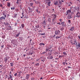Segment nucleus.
<instances>
[{
  "mask_svg": "<svg viewBox=\"0 0 80 80\" xmlns=\"http://www.w3.org/2000/svg\"><path fill=\"white\" fill-rule=\"evenodd\" d=\"M30 6H32H32H33V3H30Z\"/></svg>",
  "mask_w": 80,
  "mask_h": 80,
  "instance_id": "nucleus-42",
  "label": "nucleus"
},
{
  "mask_svg": "<svg viewBox=\"0 0 80 80\" xmlns=\"http://www.w3.org/2000/svg\"><path fill=\"white\" fill-rule=\"evenodd\" d=\"M50 48H46V51H50V50H49V49H50Z\"/></svg>",
  "mask_w": 80,
  "mask_h": 80,
  "instance_id": "nucleus-33",
  "label": "nucleus"
},
{
  "mask_svg": "<svg viewBox=\"0 0 80 80\" xmlns=\"http://www.w3.org/2000/svg\"><path fill=\"white\" fill-rule=\"evenodd\" d=\"M55 33L56 35H58V34H59V33H60V31L58 30H57L56 31Z\"/></svg>",
  "mask_w": 80,
  "mask_h": 80,
  "instance_id": "nucleus-8",
  "label": "nucleus"
},
{
  "mask_svg": "<svg viewBox=\"0 0 80 80\" xmlns=\"http://www.w3.org/2000/svg\"><path fill=\"white\" fill-rule=\"evenodd\" d=\"M36 66H39V63H37L36 64Z\"/></svg>",
  "mask_w": 80,
  "mask_h": 80,
  "instance_id": "nucleus-48",
  "label": "nucleus"
},
{
  "mask_svg": "<svg viewBox=\"0 0 80 80\" xmlns=\"http://www.w3.org/2000/svg\"><path fill=\"white\" fill-rule=\"evenodd\" d=\"M41 60L43 61V62H44V61H45V58L43 57H42Z\"/></svg>",
  "mask_w": 80,
  "mask_h": 80,
  "instance_id": "nucleus-13",
  "label": "nucleus"
},
{
  "mask_svg": "<svg viewBox=\"0 0 80 80\" xmlns=\"http://www.w3.org/2000/svg\"><path fill=\"white\" fill-rule=\"evenodd\" d=\"M29 55H32V54H33V53L30 52L29 53Z\"/></svg>",
  "mask_w": 80,
  "mask_h": 80,
  "instance_id": "nucleus-45",
  "label": "nucleus"
},
{
  "mask_svg": "<svg viewBox=\"0 0 80 80\" xmlns=\"http://www.w3.org/2000/svg\"><path fill=\"white\" fill-rule=\"evenodd\" d=\"M60 37H60V36H57L56 37V38L57 39L58 38H60Z\"/></svg>",
  "mask_w": 80,
  "mask_h": 80,
  "instance_id": "nucleus-29",
  "label": "nucleus"
},
{
  "mask_svg": "<svg viewBox=\"0 0 80 80\" xmlns=\"http://www.w3.org/2000/svg\"><path fill=\"white\" fill-rule=\"evenodd\" d=\"M12 43L13 44H16V41H15V40H12Z\"/></svg>",
  "mask_w": 80,
  "mask_h": 80,
  "instance_id": "nucleus-15",
  "label": "nucleus"
},
{
  "mask_svg": "<svg viewBox=\"0 0 80 80\" xmlns=\"http://www.w3.org/2000/svg\"><path fill=\"white\" fill-rule=\"evenodd\" d=\"M11 10H15V8L14 7L11 8Z\"/></svg>",
  "mask_w": 80,
  "mask_h": 80,
  "instance_id": "nucleus-41",
  "label": "nucleus"
},
{
  "mask_svg": "<svg viewBox=\"0 0 80 80\" xmlns=\"http://www.w3.org/2000/svg\"><path fill=\"white\" fill-rule=\"evenodd\" d=\"M11 5V4L10 2H8L7 3V6L8 7H10V6Z\"/></svg>",
  "mask_w": 80,
  "mask_h": 80,
  "instance_id": "nucleus-12",
  "label": "nucleus"
},
{
  "mask_svg": "<svg viewBox=\"0 0 80 80\" xmlns=\"http://www.w3.org/2000/svg\"><path fill=\"white\" fill-rule=\"evenodd\" d=\"M76 17H78V18H80V12L78 11L77 13L76 14Z\"/></svg>",
  "mask_w": 80,
  "mask_h": 80,
  "instance_id": "nucleus-6",
  "label": "nucleus"
},
{
  "mask_svg": "<svg viewBox=\"0 0 80 80\" xmlns=\"http://www.w3.org/2000/svg\"><path fill=\"white\" fill-rule=\"evenodd\" d=\"M20 32H19L18 34H17L16 36V37H18V36H19V35H20Z\"/></svg>",
  "mask_w": 80,
  "mask_h": 80,
  "instance_id": "nucleus-26",
  "label": "nucleus"
},
{
  "mask_svg": "<svg viewBox=\"0 0 80 80\" xmlns=\"http://www.w3.org/2000/svg\"><path fill=\"white\" fill-rule=\"evenodd\" d=\"M42 24H43V27L44 28H45V27H46V25H47V23L45 22V20H44L43 22H42Z\"/></svg>",
  "mask_w": 80,
  "mask_h": 80,
  "instance_id": "nucleus-2",
  "label": "nucleus"
},
{
  "mask_svg": "<svg viewBox=\"0 0 80 80\" xmlns=\"http://www.w3.org/2000/svg\"><path fill=\"white\" fill-rule=\"evenodd\" d=\"M73 30H74V27H71V29H70V30L71 31H73Z\"/></svg>",
  "mask_w": 80,
  "mask_h": 80,
  "instance_id": "nucleus-21",
  "label": "nucleus"
},
{
  "mask_svg": "<svg viewBox=\"0 0 80 80\" xmlns=\"http://www.w3.org/2000/svg\"><path fill=\"white\" fill-rule=\"evenodd\" d=\"M68 23H71V20H68Z\"/></svg>",
  "mask_w": 80,
  "mask_h": 80,
  "instance_id": "nucleus-34",
  "label": "nucleus"
},
{
  "mask_svg": "<svg viewBox=\"0 0 80 80\" xmlns=\"http://www.w3.org/2000/svg\"><path fill=\"white\" fill-rule=\"evenodd\" d=\"M77 49H78L79 48L80 49V44L78 43V45H77L76 47Z\"/></svg>",
  "mask_w": 80,
  "mask_h": 80,
  "instance_id": "nucleus-14",
  "label": "nucleus"
},
{
  "mask_svg": "<svg viewBox=\"0 0 80 80\" xmlns=\"http://www.w3.org/2000/svg\"><path fill=\"white\" fill-rule=\"evenodd\" d=\"M61 24L62 27H65L66 26V24L65 23V22H62Z\"/></svg>",
  "mask_w": 80,
  "mask_h": 80,
  "instance_id": "nucleus-10",
  "label": "nucleus"
},
{
  "mask_svg": "<svg viewBox=\"0 0 80 80\" xmlns=\"http://www.w3.org/2000/svg\"><path fill=\"white\" fill-rule=\"evenodd\" d=\"M48 7H50L51 5L50 4L51 3V2H48Z\"/></svg>",
  "mask_w": 80,
  "mask_h": 80,
  "instance_id": "nucleus-16",
  "label": "nucleus"
},
{
  "mask_svg": "<svg viewBox=\"0 0 80 80\" xmlns=\"http://www.w3.org/2000/svg\"><path fill=\"white\" fill-rule=\"evenodd\" d=\"M78 38H79L80 40V35L78 36Z\"/></svg>",
  "mask_w": 80,
  "mask_h": 80,
  "instance_id": "nucleus-63",
  "label": "nucleus"
},
{
  "mask_svg": "<svg viewBox=\"0 0 80 80\" xmlns=\"http://www.w3.org/2000/svg\"><path fill=\"white\" fill-rule=\"evenodd\" d=\"M50 58L51 59H52L53 58V57H52V56H51V57Z\"/></svg>",
  "mask_w": 80,
  "mask_h": 80,
  "instance_id": "nucleus-57",
  "label": "nucleus"
},
{
  "mask_svg": "<svg viewBox=\"0 0 80 80\" xmlns=\"http://www.w3.org/2000/svg\"><path fill=\"white\" fill-rule=\"evenodd\" d=\"M55 21L52 22V24L55 25Z\"/></svg>",
  "mask_w": 80,
  "mask_h": 80,
  "instance_id": "nucleus-40",
  "label": "nucleus"
},
{
  "mask_svg": "<svg viewBox=\"0 0 80 80\" xmlns=\"http://www.w3.org/2000/svg\"><path fill=\"white\" fill-rule=\"evenodd\" d=\"M30 77V75L28 74H27L26 77V79H28L29 78V77Z\"/></svg>",
  "mask_w": 80,
  "mask_h": 80,
  "instance_id": "nucleus-18",
  "label": "nucleus"
},
{
  "mask_svg": "<svg viewBox=\"0 0 80 80\" xmlns=\"http://www.w3.org/2000/svg\"><path fill=\"white\" fill-rule=\"evenodd\" d=\"M54 5H58V1H55L54 2Z\"/></svg>",
  "mask_w": 80,
  "mask_h": 80,
  "instance_id": "nucleus-22",
  "label": "nucleus"
},
{
  "mask_svg": "<svg viewBox=\"0 0 80 80\" xmlns=\"http://www.w3.org/2000/svg\"><path fill=\"white\" fill-rule=\"evenodd\" d=\"M52 16L53 17V18H57V15H56V14L52 15Z\"/></svg>",
  "mask_w": 80,
  "mask_h": 80,
  "instance_id": "nucleus-19",
  "label": "nucleus"
},
{
  "mask_svg": "<svg viewBox=\"0 0 80 80\" xmlns=\"http://www.w3.org/2000/svg\"><path fill=\"white\" fill-rule=\"evenodd\" d=\"M8 58V56L6 57L5 58H4V62H5L6 63H7V61H8V58Z\"/></svg>",
  "mask_w": 80,
  "mask_h": 80,
  "instance_id": "nucleus-5",
  "label": "nucleus"
},
{
  "mask_svg": "<svg viewBox=\"0 0 80 80\" xmlns=\"http://www.w3.org/2000/svg\"><path fill=\"white\" fill-rule=\"evenodd\" d=\"M9 75H12V72H10L9 73Z\"/></svg>",
  "mask_w": 80,
  "mask_h": 80,
  "instance_id": "nucleus-53",
  "label": "nucleus"
},
{
  "mask_svg": "<svg viewBox=\"0 0 80 80\" xmlns=\"http://www.w3.org/2000/svg\"><path fill=\"white\" fill-rule=\"evenodd\" d=\"M14 15V16H12V17H13V18H16V17H17V15H18L17 14V13H15L14 14H13V15Z\"/></svg>",
  "mask_w": 80,
  "mask_h": 80,
  "instance_id": "nucleus-11",
  "label": "nucleus"
},
{
  "mask_svg": "<svg viewBox=\"0 0 80 80\" xmlns=\"http://www.w3.org/2000/svg\"><path fill=\"white\" fill-rule=\"evenodd\" d=\"M70 42H72V40H73V38H71V39H69Z\"/></svg>",
  "mask_w": 80,
  "mask_h": 80,
  "instance_id": "nucleus-37",
  "label": "nucleus"
},
{
  "mask_svg": "<svg viewBox=\"0 0 80 80\" xmlns=\"http://www.w3.org/2000/svg\"><path fill=\"white\" fill-rule=\"evenodd\" d=\"M11 71L12 72H13V68H11Z\"/></svg>",
  "mask_w": 80,
  "mask_h": 80,
  "instance_id": "nucleus-61",
  "label": "nucleus"
},
{
  "mask_svg": "<svg viewBox=\"0 0 80 80\" xmlns=\"http://www.w3.org/2000/svg\"><path fill=\"white\" fill-rule=\"evenodd\" d=\"M3 47H4V45H2L1 46L2 48H3Z\"/></svg>",
  "mask_w": 80,
  "mask_h": 80,
  "instance_id": "nucleus-64",
  "label": "nucleus"
},
{
  "mask_svg": "<svg viewBox=\"0 0 80 80\" xmlns=\"http://www.w3.org/2000/svg\"><path fill=\"white\" fill-rule=\"evenodd\" d=\"M20 0H17V3H18H18H20L19 2H20Z\"/></svg>",
  "mask_w": 80,
  "mask_h": 80,
  "instance_id": "nucleus-31",
  "label": "nucleus"
},
{
  "mask_svg": "<svg viewBox=\"0 0 80 80\" xmlns=\"http://www.w3.org/2000/svg\"><path fill=\"white\" fill-rule=\"evenodd\" d=\"M2 22V19H1V18H0V22Z\"/></svg>",
  "mask_w": 80,
  "mask_h": 80,
  "instance_id": "nucleus-59",
  "label": "nucleus"
},
{
  "mask_svg": "<svg viewBox=\"0 0 80 80\" xmlns=\"http://www.w3.org/2000/svg\"><path fill=\"white\" fill-rule=\"evenodd\" d=\"M0 7H3V5H2V4H0Z\"/></svg>",
  "mask_w": 80,
  "mask_h": 80,
  "instance_id": "nucleus-49",
  "label": "nucleus"
},
{
  "mask_svg": "<svg viewBox=\"0 0 80 80\" xmlns=\"http://www.w3.org/2000/svg\"><path fill=\"white\" fill-rule=\"evenodd\" d=\"M2 15H5V13H4V12H2Z\"/></svg>",
  "mask_w": 80,
  "mask_h": 80,
  "instance_id": "nucleus-47",
  "label": "nucleus"
},
{
  "mask_svg": "<svg viewBox=\"0 0 80 80\" xmlns=\"http://www.w3.org/2000/svg\"><path fill=\"white\" fill-rule=\"evenodd\" d=\"M55 18H53L52 22H55Z\"/></svg>",
  "mask_w": 80,
  "mask_h": 80,
  "instance_id": "nucleus-43",
  "label": "nucleus"
},
{
  "mask_svg": "<svg viewBox=\"0 0 80 80\" xmlns=\"http://www.w3.org/2000/svg\"><path fill=\"white\" fill-rule=\"evenodd\" d=\"M25 26V24H22L21 25V27L22 28H23Z\"/></svg>",
  "mask_w": 80,
  "mask_h": 80,
  "instance_id": "nucleus-25",
  "label": "nucleus"
},
{
  "mask_svg": "<svg viewBox=\"0 0 80 80\" xmlns=\"http://www.w3.org/2000/svg\"><path fill=\"white\" fill-rule=\"evenodd\" d=\"M35 27L36 28H39V25H36Z\"/></svg>",
  "mask_w": 80,
  "mask_h": 80,
  "instance_id": "nucleus-38",
  "label": "nucleus"
},
{
  "mask_svg": "<svg viewBox=\"0 0 80 80\" xmlns=\"http://www.w3.org/2000/svg\"><path fill=\"white\" fill-rule=\"evenodd\" d=\"M8 80H10V79H11V80H13V77H12V75H9V76H8Z\"/></svg>",
  "mask_w": 80,
  "mask_h": 80,
  "instance_id": "nucleus-4",
  "label": "nucleus"
},
{
  "mask_svg": "<svg viewBox=\"0 0 80 80\" xmlns=\"http://www.w3.org/2000/svg\"><path fill=\"white\" fill-rule=\"evenodd\" d=\"M59 3L60 4H62V1H60V0H59Z\"/></svg>",
  "mask_w": 80,
  "mask_h": 80,
  "instance_id": "nucleus-52",
  "label": "nucleus"
},
{
  "mask_svg": "<svg viewBox=\"0 0 80 80\" xmlns=\"http://www.w3.org/2000/svg\"><path fill=\"white\" fill-rule=\"evenodd\" d=\"M31 80H34V78H33V77L32 78H31Z\"/></svg>",
  "mask_w": 80,
  "mask_h": 80,
  "instance_id": "nucleus-51",
  "label": "nucleus"
},
{
  "mask_svg": "<svg viewBox=\"0 0 80 80\" xmlns=\"http://www.w3.org/2000/svg\"><path fill=\"white\" fill-rule=\"evenodd\" d=\"M65 63H66V62H63V65H65Z\"/></svg>",
  "mask_w": 80,
  "mask_h": 80,
  "instance_id": "nucleus-55",
  "label": "nucleus"
},
{
  "mask_svg": "<svg viewBox=\"0 0 80 80\" xmlns=\"http://www.w3.org/2000/svg\"><path fill=\"white\" fill-rule=\"evenodd\" d=\"M64 30V27H62L60 29L61 30Z\"/></svg>",
  "mask_w": 80,
  "mask_h": 80,
  "instance_id": "nucleus-32",
  "label": "nucleus"
},
{
  "mask_svg": "<svg viewBox=\"0 0 80 80\" xmlns=\"http://www.w3.org/2000/svg\"><path fill=\"white\" fill-rule=\"evenodd\" d=\"M16 10L17 12H18V11H19V10H18V9H16Z\"/></svg>",
  "mask_w": 80,
  "mask_h": 80,
  "instance_id": "nucleus-62",
  "label": "nucleus"
},
{
  "mask_svg": "<svg viewBox=\"0 0 80 80\" xmlns=\"http://www.w3.org/2000/svg\"><path fill=\"white\" fill-rule=\"evenodd\" d=\"M19 74L18 75L19 76V77H20V75H21V73H22V72H19Z\"/></svg>",
  "mask_w": 80,
  "mask_h": 80,
  "instance_id": "nucleus-27",
  "label": "nucleus"
},
{
  "mask_svg": "<svg viewBox=\"0 0 80 80\" xmlns=\"http://www.w3.org/2000/svg\"><path fill=\"white\" fill-rule=\"evenodd\" d=\"M48 20L49 22H51V20H50V18H49L48 19Z\"/></svg>",
  "mask_w": 80,
  "mask_h": 80,
  "instance_id": "nucleus-35",
  "label": "nucleus"
},
{
  "mask_svg": "<svg viewBox=\"0 0 80 80\" xmlns=\"http://www.w3.org/2000/svg\"><path fill=\"white\" fill-rule=\"evenodd\" d=\"M71 38H73V36L72 35H69L68 37V39H70Z\"/></svg>",
  "mask_w": 80,
  "mask_h": 80,
  "instance_id": "nucleus-20",
  "label": "nucleus"
},
{
  "mask_svg": "<svg viewBox=\"0 0 80 80\" xmlns=\"http://www.w3.org/2000/svg\"><path fill=\"white\" fill-rule=\"evenodd\" d=\"M10 64H11V67H13V63H11Z\"/></svg>",
  "mask_w": 80,
  "mask_h": 80,
  "instance_id": "nucleus-39",
  "label": "nucleus"
},
{
  "mask_svg": "<svg viewBox=\"0 0 80 80\" xmlns=\"http://www.w3.org/2000/svg\"><path fill=\"white\" fill-rule=\"evenodd\" d=\"M7 17V16L6 15H4V17L3 16H2L1 18H0L1 19L2 21V20H5V18H6V17Z\"/></svg>",
  "mask_w": 80,
  "mask_h": 80,
  "instance_id": "nucleus-9",
  "label": "nucleus"
},
{
  "mask_svg": "<svg viewBox=\"0 0 80 80\" xmlns=\"http://www.w3.org/2000/svg\"><path fill=\"white\" fill-rule=\"evenodd\" d=\"M4 24L5 25H6L7 26H10V24L7 22V23L4 22Z\"/></svg>",
  "mask_w": 80,
  "mask_h": 80,
  "instance_id": "nucleus-17",
  "label": "nucleus"
},
{
  "mask_svg": "<svg viewBox=\"0 0 80 80\" xmlns=\"http://www.w3.org/2000/svg\"><path fill=\"white\" fill-rule=\"evenodd\" d=\"M68 19L69 20L70 19H71V18H72L73 17L72 16V14H68Z\"/></svg>",
  "mask_w": 80,
  "mask_h": 80,
  "instance_id": "nucleus-7",
  "label": "nucleus"
},
{
  "mask_svg": "<svg viewBox=\"0 0 80 80\" xmlns=\"http://www.w3.org/2000/svg\"><path fill=\"white\" fill-rule=\"evenodd\" d=\"M6 29L7 30H12V28L11 26H7L6 27Z\"/></svg>",
  "mask_w": 80,
  "mask_h": 80,
  "instance_id": "nucleus-3",
  "label": "nucleus"
},
{
  "mask_svg": "<svg viewBox=\"0 0 80 80\" xmlns=\"http://www.w3.org/2000/svg\"><path fill=\"white\" fill-rule=\"evenodd\" d=\"M47 0H46V2H47ZM47 1H48V2H51V1H50V0H47Z\"/></svg>",
  "mask_w": 80,
  "mask_h": 80,
  "instance_id": "nucleus-54",
  "label": "nucleus"
},
{
  "mask_svg": "<svg viewBox=\"0 0 80 80\" xmlns=\"http://www.w3.org/2000/svg\"><path fill=\"white\" fill-rule=\"evenodd\" d=\"M66 13L67 14L66 15H70V13H72V11L70 9H69L67 11Z\"/></svg>",
  "mask_w": 80,
  "mask_h": 80,
  "instance_id": "nucleus-1",
  "label": "nucleus"
},
{
  "mask_svg": "<svg viewBox=\"0 0 80 80\" xmlns=\"http://www.w3.org/2000/svg\"><path fill=\"white\" fill-rule=\"evenodd\" d=\"M2 2H4L5 1V0H2Z\"/></svg>",
  "mask_w": 80,
  "mask_h": 80,
  "instance_id": "nucleus-58",
  "label": "nucleus"
},
{
  "mask_svg": "<svg viewBox=\"0 0 80 80\" xmlns=\"http://www.w3.org/2000/svg\"><path fill=\"white\" fill-rule=\"evenodd\" d=\"M22 7H23V6L22 5H20V10H22Z\"/></svg>",
  "mask_w": 80,
  "mask_h": 80,
  "instance_id": "nucleus-28",
  "label": "nucleus"
},
{
  "mask_svg": "<svg viewBox=\"0 0 80 80\" xmlns=\"http://www.w3.org/2000/svg\"><path fill=\"white\" fill-rule=\"evenodd\" d=\"M17 22H15L14 26H17Z\"/></svg>",
  "mask_w": 80,
  "mask_h": 80,
  "instance_id": "nucleus-50",
  "label": "nucleus"
},
{
  "mask_svg": "<svg viewBox=\"0 0 80 80\" xmlns=\"http://www.w3.org/2000/svg\"><path fill=\"white\" fill-rule=\"evenodd\" d=\"M36 12L38 13V9H36Z\"/></svg>",
  "mask_w": 80,
  "mask_h": 80,
  "instance_id": "nucleus-46",
  "label": "nucleus"
},
{
  "mask_svg": "<svg viewBox=\"0 0 80 80\" xmlns=\"http://www.w3.org/2000/svg\"><path fill=\"white\" fill-rule=\"evenodd\" d=\"M17 75V73H16L14 74V76H16Z\"/></svg>",
  "mask_w": 80,
  "mask_h": 80,
  "instance_id": "nucleus-56",
  "label": "nucleus"
},
{
  "mask_svg": "<svg viewBox=\"0 0 80 80\" xmlns=\"http://www.w3.org/2000/svg\"><path fill=\"white\" fill-rule=\"evenodd\" d=\"M39 45L42 46V45H45V43H39Z\"/></svg>",
  "mask_w": 80,
  "mask_h": 80,
  "instance_id": "nucleus-24",
  "label": "nucleus"
},
{
  "mask_svg": "<svg viewBox=\"0 0 80 80\" xmlns=\"http://www.w3.org/2000/svg\"><path fill=\"white\" fill-rule=\"evenodd\" d=\"M59 22H62V19H60L59 20Z\"/></svg>",
  "mask_w": 80,
  "mask_h": 80,
  "instance_id": "nucleus-44",
  "label": "nucleus"
},
{
  "mask_svg": "<svg viewBox=\"0 0 80 80\" xmlns=\"http://www.w3.org/2000/svg\"><path fill=\"white\" fill-rule=\"evenodd\" d=\"M63 54H64V55H67V53H66V52H63Z\"/></svg>",
  "mask_w": 80,
  "mask_h": 80,
  "instance_id": "nucleus-36",
  "label": "nucleus"
},
{
  "mask_svg": "<svg viewBox=\"0 0 80 80\" xmlns=\"http://www.w3.org/2000/svg\"><path fill=\"white\" fill-rule=\"evenodd\" d=\"M39 35H45V33H39Z\"/></svg>",
  "mask_w": 80,
  "mask_h": 80,
  "instance_id": "nucleus-30",
  "label": "nucleus"
},
{
  "mask_svg": "<svg viewBox=\"0 0 80 80\" xmlns=\"http://www.w3.org/2000/svg\"><path fill=\"white\" fill-rule=\"evenodd\" d=\"M71 43L72 44V45H74L75 43V41H74V42H71Z\"/></svg>",
  "mask_w": 80,
  "mask_h": 80,
  "instance_id": "nucleus-23",
  "label": "nucleus"
},
{
  "mask_svg": "<svg viewBox=\"0 0 80 80\" xmlns=\"http://www.w3.org/2000/svg\"><path fill=\"white\" fill-rule=\"evenodd\" d=\"M57 24H59L60 25H61V24H60V22H59L58 23H57Z\"/></svg>",
  "mask_w": 80,
  "mask_h": 80,
  "instance_id": "nucleus-60",
  "label": "nucleus"
}]
</instances>
